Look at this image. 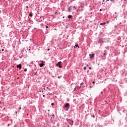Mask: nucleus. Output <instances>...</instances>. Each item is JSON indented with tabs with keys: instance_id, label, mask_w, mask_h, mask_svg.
Listing matches in <instances>:
<instances>
[{
	"instance_id": "obj_1",
	"label": "nucleus",
	"mask_w": 127,
	"mask_h": 127,
	"mask_svg": "<svg viewBox=\"0 0 127 127\" xmlns=\"http://www.w3.org/2000/svg\"><path fill=\"white\" fill-rule=\"evenodd\" d=\"M67 123H68V124H69V125H71V126L73 125V123H74V122H73V120H71V119H67L66 120Z\"/></svg>"
},
{
	"instance_id": "obj_2",
	"label": "nucleus",
	"mask_w": 127,
	"mask_h": 127,
	"mask_svg": "<svg viewBox=\"0 0 127 127\" xmlns=\"http://www.w3.org/2000/svg\"><path fill=\"white\" fill-rule=\"evenodd\" d=\"M69 107H70V104L69 103H66V105H64V108H66V111H68Z\"/></svg>"
},
{
	"instance_id": "obj_3",
	"label": "nucleus",
	"mask_w": 127,
	"mask_h": 127,
	"mask_svg": "<svg viewBox=\"0 0 127 127\" xmlns=\"http://www.w3.org/2000/svg\"><path fill=\"white\" fill-rule=\"evenodd\" d=\"M61 63H62L61 62H59L58 64H56L57 66H59L60 68H62V66L61 65V64H61Z\"/></svg>"
},
{
	"instance_id": "obj_4",
	"label": "nucleus",
	"mask_w": 127,
	"mask_h": 127,
	"mask_svg": "<svg viewBox=\"0 0 127 127\" xmlns=\"http://www.w3.org/2000/svg\"><path fill=\"white\" fill-rule=\"evenodd\" d=\"M16 67L20 70V69H21V64H19V65H17Z\"/></svg>"
},
{
	"instance_id": "obj_5",
	"label": "nucleus",
	"mask_w": 127,
	"mask_h": 127,
	"mask_svg": "<svg viewBox=\"0 0 127 127\" xmlns=\"http://www.w3.org/2000/svg\"><path fill=\"white\" fill-rule=\"evenodd\" d=\"M89 55L91 59H92V58H93L95 56V55L94 54H92V55L90 54Z\"/></svg>"
},
{
	"instance_id": "obj_6",
	"label": "nucleus",
	"mask_w": 127,
	"mask_h": 127,
	"mask_svg": "<svg viewBox=\"0 0 127 127\" xmlns=\"http://www.w3.org/2000/svg\"><path fill=\"white\" fill-rule=\"evenodd\" d=\"M43 66H44V64H40V67H43Z\"/></svg>"
},
{
	"instance_id": "obj_7",
	"label": "nucleus",
	"mask_w": 127,
	"mask_h": 127,
	"mask_svg": "<svg viewBox=\"0 0 127 127\" xmlns=\"http://www.w3.org/2000/svg\"><path fill=\"white\" fill-rule=\"evenodd\" d=\"M107 23H106V22H104V23H101L100 24V25H105V24H106Z\"/></svg>"
},
{
	"instance_id": "obj_8",
	"label": "nucleus",
	"mask_w": 127,
	"mask_h": 127,
	"mask_svg": "<svg viewBox=\"0 0 127 127\" xmlns=\"http://www.w3.org/2000/svg\"><path fill=\"white\" fill-rule=\"evenodd\" d=\"M71 9H72L71 8V6H70V7H68V11H71Z\"/></svg>"
},
{
	"instance_id": "obj_9",
	"label": "nucleus",
	"mask_w": 127,
	"mask_h": 127,
	"mask_svg": "<svg viewBox=\"0 0 127 127\" xmlns=\"http://www.w3.org/2000/svg\"><path fill=\"white\" fill-rule=\"evenodd\" d=\"M72 16L71 15L68 16V18H72Z\"/></svg>"
},
{
	"instance_id": "obj_10",
	"label": "nucleus",
	"mask_w": 127,
	"mask_h": 127,
	"mask_svg": "<svg viewBox=\"0 0 127 127\" xmlns=\"http://www.w3.org/2000/svg\"><path fill=\"white\" fill-rule=\"evenodd\" d=\"M81 88V86L80 87H77V90H79V89H80Z\"/></svg>"
},
{
	"instance_id": "obj_11",
	"label": "nucleus",
	"mask_w": 127,
	"mask_h": 127,
	"mask_svg": "<svg viewBox=\"0 0 127 127\" xmlns=\"http://www.w3.org/2000/svg\"><path fill=\"white\" fill-rule=\"evenodd\" d=\"M24 71L25 72H26V71H27V69L25 68V69H24Z\"/></svg>"
},
{
	"instance_id": "obj_12",
	"label": "nucleus",
	"mask_w": 127,
	"mask_h": 127,
	"mask_svg": "<svg viewBox=\"0 0 127 127\" xmlns=\"http://www.w3.org/2000/svg\"><path fill=\"white\" fill-rule=\"evenodd\" d=\"M83 69H84V70H86V69H87V67L84 66V67H83Z\"/></svg>"
},
{
	"instance_id": "obj_13",
	"label": "nucleus",
	"mask_w": 127,
	"mask_h": 127,
	"mask_svg": "<svg viewBox=\"0 0 127 127\" xmlns=\"http://www.w3.org/2000/svg\"><path fill=\"white\" fill-rule=\"evenodd\" d=\"M103 2L102 3V4H105V0H103Z\"/></svg>"
},
{
	"instance_id": "obj_14",
	"label": "nucleus",
	"mask_w": 127,
	"mask_h": 127,
	"mask_svg": "<svg viewBox=\"0 0 127 127\" xmlns=\"http://www.w3.org/2000/svg\"><path fill=\"white\" fill-rule=\"evenodd\" d=\"M29 16H32V13H30L29 14Z\"/></svg>"
},
{
	"instance_id": "obj_15",
	"label": "nucleus",
	"mask_w": 127,
	"mask_h": 127,
	"mask_svg": "<svg viewBox=\"0 0 127 127\" xmlns=\"http://www.w3.org/2000/svg\"><path fill=\"white\" fill-rule=\"evenodd\" d=\"M51 105H52V106H54V103H52L51 104Z\"/></svg>"
},
{
	"instance_id": "obj_16",
	"label": "nucleus",
	"mask_w": 127,
	"mask_h": 127,
	"mask_svg": "<svg viewBox=\"0 0 127 127\" xmlns=\"http://www.w3.org/2000/svg\"><path fill=\"white\" fill-rule=\"evenodd\" d=\"M95 83H96V82H95V81H93V82H92V83H93V84H95Z\"/></svg>"
},
{
	"instance_id": "obj_17",
	"label": "nucleus",
	"mask_w": 127,
	"mask_h": 127,
	"mask_svg": "<svg viewBox=\"0 0 127 127\" xmlns=\"http://www.w3.org/2000/svg\"><path fill=\"white\" fill-rule=\"evenodd\" d=\"M48 27H49L48 26H46V28H48Z\"/></svg>"
},
{
	"instance_id": "obj_18",
	"label": "nucleus",
	"mask_w": 127,
	"mask_h": 127,
	"mask_svg": "<svg viewBox=\"0 0 127 127\" xmlns=\"http://www.w3.org/2000/svg\"><path fill=\"white\" fill-rule=\"evenodd\" d=\"M83 83H80V87H81V86H82V84Z\"/></svg>"
},
{
	"instance_id": "obj_19",
	"label": "nucleus",
	"mask_w": 127,
	"mask_h": 127,
	"mask_svg": "<svg viewBox=\"0 0 127 127\" xmlns=\"http://www.w3.org/2000/svg\"><path fill=\"white\" fill-rule=\"evenodd\" d=\"M66 28H68V26H65Z\"/></svg>"
},
{
	"instance_id": "obj_20",
	"label": "nucleus",
	"mask_w": 127,
	"mask_h": 127,
	"mask_svg": "<svg viewBox=\"0 0 127 127\" xmlns=\"http://www.w3.org/2000/svg\"><path fill=\"white\" fill-rule=\"evenodd\" d=\"M89 69H90V70H91V69H92V68L91 67H89Z\"/></svg>"
},
{
	"instance_id": "obj_21",
	"label": "nucleus",
	"mask_w": 127,
	"mask_h": 127,
	"mask_svg": "<svg viewBox=\"0 0 127 127\" xmlns=\"http://www.w3.org/2000/svg\"><path fill=\"white\" fill-rule=\"evenodd\" d=\"M1 51H4V49H2Z\"/></svg>"
},
{
	"instance_id": "obj_22",
	"label": "nucleus",
	"mask_w": 127,
	"mask_h": 127,
	"mask_svg": "<svg viewBox=\"0 0 127 127\" xmlns=\"http://www.w3.org/2000/svg\"><path fill=\"white\" fill-rule=\"evenodd\" d=\"M73 8H76V6H74Z\"/></svg>"
},
{
	"instance_id": "obj_23",
	"label": "nucleus",
	"mask_w": 127,
	"mask_h": 127,
	"mask_svg": "<svg viewBox=\"0 0 127 127\" xmlns=\"http://www.w3.org/2000/svg\"><path fill=\"white\" fill-rule=\"evenodd\" d=\"M74 91H76V87L74 88Z\"/></svg>"
},
{
	"instance_id": "obj_24",
	"label": "nucleus",
	"mask_w": 127,
	"mask_h": 127,
	"mask_svg": "<svg viewBox=\"0 0 127 127\" xmlns=\"http://www.w3.org/2000/svg\"><path fill=\"white\" fill-rule=\"evenodd\" d=\"M26 7L27 8H28V6H26Z\"/></svg>"
},
{
	"instance_id": "obj_25",
	"label": "nucleus",
	"mask_w": 127,
	"mask_h": 127,
	"mask_svg": "<svg viewBox=\"0 0 127 127\" xmlns=\"http://www.w3.org/2000/svg\"><path fill=\"white\" fill-rule=\"evenodd\" d=\"M86 66H87V67H89V65L88 64H87Z\"/></svg>"
},
{
	"instance_id": "obj_26",
	"label": "nucleus",
	"mask_w": 127,
	"mask_h": 127,
	"mask_svg": "<svg viewBox=\"0 0 127 127\" xmlns=\"http://www.w3.org/2000/svg\"><path fill=\"white\" fill-rule=\"evenodd\" d=\"M49 50H50V49H48V51H49Z\"/></svg>"
},
{
	"instance_id": "obj_27",
	"label": "nucleus",
	"mask_w": 127,
	"mask_h": 127,
	"mask_svg": "<svg viewBox=\"0 0 127 127\" xmlns=\"http://www.w3.org/2000/svg\"><path fill=\"white\" fill-rule=\"evenodd\" d=\"M50 95L51 96L52 95V93H50Z\"/></svg>"
},
{
	"instance_id": "obj_28",
	"label": "nucleus",
	"mask_w": 127,
	"mask_h": 127,
	"mask_svg": "<svg viewBox=\"0 0 127 127\" xmlns=\"http://www.w3.org/2000/svg\"><path fill=\"white\" fill-rule=\"evenodd\" d=\"M21 109V107H20L19 108V110H20Z\"/></svg>"
},
{
	"instance_id": "obj_29",
	"label": "nucleus",
	"mask_w": 127,
	"mask_h": 127,
	"mask_svg": "<svg viewBox=\"0 0 127 127\" xmlns=\"http://www.w3.org/2000/svg\"><path fill=\"white\" fill-rule=\"evenodd\" d=\"M43 97H45V95H43Z\"/></svg>"
},
{
	"instance_id": "obj_30",
	"label": "nucleus",
	"mask_w": 127,
	"mask_h": 127,
	"mask_svg": "<svg viewBox=\"0 0 127 127\" xmlns=\"http://www.w3.org/2000/svg\"><path fill=\"white\" fill-rule=\"evenodd\" d=\"M111 1H114V0H111Z\"/></svg>"
},
{
	"instance_id": "obj_31",
	"label": "nucleus",
	"mask_w": 127,
	"mask_h": 127,
	"mask_svg": "<svg viewBox=\"0 0 127 127\" xmlns=\"http://www.w3.org/2000/svg\"><path fill=\"white\" fill-rule=\"evenodd\" d=\"M115 28H117V26H115Z\"/></svg>"
},
{
	"instance_id": "obj_32",
	"label": "nucleus",
	"mask_w": 127,
	"mask_h": 127,
	"mask_svg": "<svg viewBox=\"0 0 127 127\" xmlns=\"http://www.w3.org/2000/svg\"><path fill=\"white\" fill-rule=\"evenodd\" d=\"M100 11H102V9H100Z\"/></svg>"
},
{
	"instance_id": "obj_33",
	"label": "nucleus",
	"mask_w": 127,
	"mask_h": 127,
	"mask_svg": "<svg viewBox=\"0 0 127 127\" xmlns=\"http://www.w3.org/2000/svg\"><path fill=\"white\" fill-rule=\"evenodd\" d=\"M107 23H109V21H107Z\"/></svg>"
},
{
	"instance_id": "obj_34",
	"label": "nucleus",
	"mask_w": 127,
	"mask_h": 127,
	"mask_svg": "<svg viewBox=\"0 0 127 127\" xmlns=\"http://www.w3.org/2000/svg\"><path fill=\"white\" fill-rule=\"evenodd\" d=\"M104 55H106V53H104Z\"/></svg>"
},
{
	"instance_id": "obj_35",
	"label": "nucleus",
	"mask_w": 127,
	"mask_h": 127,
	"mask_svg": "<svg viewBox=\"0 0 127 127\" xmlns=\"http://www.w3.org/2000/svg\"><path fill=\"white\" fill-rule=\"evenodd\" d=\"M110 0H107V1H109Z\"/></svg>"
},
{
	"instance_id": "obj_36",
	"label": "nucleus",
	"mask_w": 127,
	"mask_h": 127,
	"mask_svg": "<svg viewBox=\"0 0 127 127\" xmlns=\"http://www.w3.org/2000/svg\"><path fill=\"white\" fill-rule=\"evenodd\" d=\"M58 78H60V76H58Z\"/></svg>"
},
{
	"instance_id": "obj_37",
	"label": "nucleus",
	"mask_w": 127,
	"mask_h": 127,
	"mask_svg": "<svg viewBox=\"0 0 127 127\" xmlns=\"http://www.w3.org/2000/svg\"><path fill=\"white\" fill-rule=\"evenodd\" d=\"M53 117H54V115H53Z\"/></svg>"
},
{
	"instance_id": "obj_38",
	"label": "nucleus",
	"mask_w": 127,
	"mask_h": 127,
	"mask_svg": "<svg viewBox=\"0 0 127 127\" xmlns=\"http://www.w3.org/2000/svg\"><path fill=\"white\" fill-rule=\"evenodd\" d=\"M76 46H78V45H76Z\"/></svg>"
},
{
	"instance_id": "obj_39",
	"label": "nucleus",
	"mask_w": 127,
	"mask_h": 127,
	"mask_svg": "<svg viewBox=\"0 0 127 127\" xmlns=\"http://www.w3.org/2000/svg\"><path fill=\"white\" fill-rule=\"evenodd\" d=\"M76 46H78V45H76Z\"/></svg>"
},
{
	"instance_id": "obj_40",
	"label": "nucleus",
	"mask_w": 127,
	"mask_h": 127,
	"mask_svg": "<svg viewBox=\"0 0 127 127\" xmlns=\"http://www.w3.org/2000/svg\"><path fill=\"white\" fill-rule=\"evenodd\" d=\"M90 88H92V86H90Z\"/></svg>"
}]
</instances>
